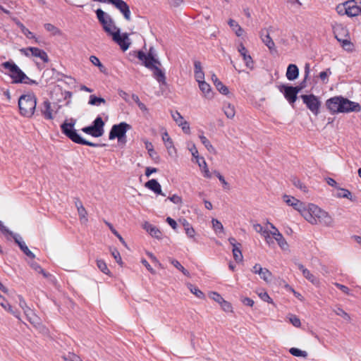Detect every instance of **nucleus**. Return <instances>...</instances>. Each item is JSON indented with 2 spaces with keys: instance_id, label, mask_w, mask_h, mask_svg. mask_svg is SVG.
<instances>
[{
  "instance_id": "55",
  "label": "nucleus",
  "mask_w": 361,
  "mask_h": 361,
  "mask_svg": "<svg viewBox=\"0 0 361 361\" xmlns=\"http://www.w3.org/2000/svg\"><path fill=\"white\" fill-rule=\"evenodd\" d=\"M145 148L147 149L149 155L152 158H154L157 155V153L154 150L152 144L148 141L145 142Z\"/></svg>"
},
{
  "instance_id": "5",
  "label": "nucleus",
  "mask_w": 361,
  "mask_h": 361,
  "mask_svg": "<svg viewBox=\"0 0 361 361\" xmlns=\"http://www.w3.org/2000/svg\"><path fill=\"white\" fill-rule=\"evenodd\" d=\"M2 66L9 72L10 76L15 83H21L26 78V75L13 62H4L2 63Z\"/></svg>"
},
{
  "instance_id": "23",
  "label": "nucleus",
  "mask_w": 361,
  "mask_h": 361,
  "mask_svg": "<svg viewBox=\"0 0 361 361\" xmlns=\"http://www.w3.org/2000/svg\"><path fill=\"white\" fill-rule=\"evenodd\" d=\"M25 314L26 315L28 321L35 327H39L40 325L39 318L32 312L30 308H27Z\"/></svg>"
},
{
  "instance_id": "7",
  "label": "nucleus",
  "mask_w": 361,
  "mask_h": 361,
  "mask_svg": "<svg viewBox=\"0 0 361 361\" xmlns=\"http://www.w3.org/2000/svg\"><path fill=\"white\" fill-rule=\"evenodd\" d=\"M130 129L131 126L126 122L114 125L109 133V140L118 138V141H122L123 137H126V132Z\"/></svg>"
},
{
  "instance_id": "39",
  "label": "nucleus",
  "mask_w": 361,
  "mask_h": 361,
  "mask_svg": "<svg viewBox=\"0 0 361 361\" xmlns=\"http://www.w3.org/2000/svg\"><path fill=\"white\" fill-rule=\"evenodd\" d=\"M290 353L295 357H307V353L304 350H301L296 348H291L289 350Z\"/></svg>"
},
{
  "instance_id": "45",
  "label": "nucleus",
  "mask_w": 361,
  "mask_h": 361,
  "mask_svg": "<svg viewBox=\"0 0 361 361\" xmlns=\"http://www.w3.org/2000/svg\"><path fill=\"white\" fill-rule=\"evenodd\" d=\"M104 223L106 224V225L109 228V229L111 230V231L119 239V240L123 243V244H126V242L124 240V239L122 238V236L118 233V231L114 228L113 225L106 221H104Z\"/></svg>"
},
{
  "instance_id": "60",
  "label": "nucleus",
  "mask_w": 361,
  "mask_h": 361,
  "mask_svg": "<svg viewBox=\"0 0 361 361\" xmlns=\"http://www.w3.org/2000/svg\"><path fill=\"white\" fill-rule=\"evenodd\" d=\"M221 307V308L224 310V311L230 312H232V306L230 302L226 301L224 300L221 303L219 304Z\"/></svg>"
},
{
  "instance_id": "37",
  "label": "nucleus",
  "mask_w": 361,
  "mask_h": 361,
  "mask_svg": "<svg viewBox=\"0 0 361 361\" xmlns=\"http://www.w3.org/2000/svg\"><path fill=\"white\" fill-rule=\"evenodd\" d=\"M188 149L191 152L192 157L197 159V163L198 164L199 166L201 167L202 164L200 163V158L199 157V153L195 145L192 143L190 145H188Z\"/></svg>"
},
{
  "instance_id": "17",
  "label": "nucleus",
  "mask_w": 361,
  "mask_h": 361,
  "mask_svg": "<svg viewBox=\"0 0 361 361\" xmlns=\"http://www.w3.org/2000/svg\"><path fill=\"white\" fill-rule=\"evenodd\" d=\"M238 51L240 54L241 56L243 57V59L245 63V66L250 68H253V60L251 57V56L248 54V51L247 49L245 47V46L240 43L238 46Z\"/></svg>"
},
{
  "instance_id": "53",
  "label": "nucleus",
  "mask_w": 361,
  "mask_h": 361,
  "mask_svg": "<svg viewBox=\"0 0 361 361\" xmlns=\"http://www.w3.org/2000/svg\"><path fill=\"white\" fill-rule=\"evenodd\" d=\"M338 197H345L350 199L351 197V192L346 189H340L336 195Z\"/></svg>"
},
{
  "instance_id": "35",
  "label": "nucleus",
  "mask_w": 361,
  "mask_h": 361,
  "mask_svg": "<svg viewBox=\"0 0 361 361\" xmlns=\"http://www.w3.org/2000/svg\"><path fill=\"white\" fill-rule=\"evenodd\" d=\"M169 262L173 264L177 269L180 271L185 276H189L190 273L188 270H186L181 264L180 263L173 258H169Z\"/></svg>"
},
{
  "instance_id": "25",
  "label": "nucleus",
  "mask_w": 361,
  "mask_h": 361,
  "mask_svg": "<svg viewBox=\"0 0 361 361\" xmlns=\"http://www.w3.org/2000/svg\"><path fill=\"white\" fill-rule=\"evenodd\" d=\"M198 84L199 87L202 92L204 94V97L208 99L212 98V92L211 91L210 85L204 80L199 82Z\"/></svg>"
},
{
  "instance_id": "11",
  "label": "nucleus",
  "mask_w": 361,
  "mask_h": 361,
  "mask_svg": "<svg viewBox=\"0 0 361 361\" xmlns=\"http://www.w3.org/2000/svg\"><path fill=\"white\" fill-rule=\"evenodd\" d=\"M73 126L69 123V139L73 141L75 143L88 145L91 147H99L100 146L99 144L93 143L92 142H89L84 138H82L75 130H72L71 128Z\"/></svg>"
},
{
  "instance_id": "61",
  "label": "nucleus",
  "mask_w": 361,
  "mask_h": 361,
  "mask_svg": "<svg viewBox=\"0 0 361 361\" xmlns=\"http://www.w3.org/2000/svg\"><path fill=\"white\" fill-rule=\"evenodd\" d=\"M39 273L42 274V276L45 279H47L49 281H50L51 283H54L55 278L51 274H49V272L45 271L43 269H40V272Z\"/></svg>"
},
{
  "instance_id": "41",
  "label": "nucleus",
  "mask_w": 361,
  "mask_h": 361,
  "mask_svg": "<svg viewBox=\"0 0 361 361\" xmlns=\"http://www.w3.org/2000/svg\"><path fill=\"white\" fill-rule=\"evenodd\" d=\"M96 13L97 18L99 21L101 23V24L102 25H106L108 16H106V14L100 8L97 10Z\"/></svg>"
},
{
  "instance_id": "12",
  "label": "nucleus",
  "mask_w": 361,
  "mask_h": 361,
  "mask_svg": "<svg viewBox=\"0 0 361 361\" xmlns=\"http://www.w3.org/2000/svg\"><path fill=\"white\" fill-rule=\"evenodd\" d=\"M108 3L113 4L127 20H130V11L128 5L123 0H107Z\"/></svg>"
},
{
  "instance_id": "50",
  "label": "nucleus",
  "mask_w": 361,
  "mask_h": 361,
  "mask_svg": "<svg viewBox=\"0 0 361 361\" xmlns=\"http://www.w3.org/2000/svg\"><path fill=\"white\" fill-rule=\"evenodd\" d=\"M111 254L112 257L115 259V260L116 261L117 263H118L119 264H122V259H121L120 252H118V250L117 249H116V248L111 249Z\"/></svg>"
},
{
  "instance_id": "14",
  "label": "nucleus",
  "mask_w": 361,
  "mask_h": 361,
  "mask_svg": "<svg viewBox=\"0 0 361 361\" xmlns=\"http://www.w3.org/2000/svg\"><path fill=\"white\" fill-rule=\"evenodd\" d=\"M295 89L293 86L286 85H281L279 89L290 104H293L297 99V90H295Z\"/></svg>"
},
{
  "instance_id": "63",
  "label": "nucleus",
  "mask_w": 361,
  "mask_h": 361,
  "mask_svg": "<svg viewBox=\"0 0 361 361\" xmlns=\"http://www.w3.org/2000/svg\"><path fill=\"white\" fill-rule=\"evenodd\" d=\"M209 297L217 302L219 304L221 303V302L224 300L220 294L216 292H212L210 293Z\"/></svg>"
},
{
  "instance_id": "48",
  "label": "nucleus",
  "mask_w": 361,
  "mask_h": 361,
  "mask_svg": "<svg viewBox=\"0 0 361 361\" xmlns=\"http://www.w3.org/2000/svg\"><path fill=\"white\" fill-rule=\"evenodd\" d=\"M171 116L173 121L177 123L178 126L180 125V123L184 121L183 117L180 114L178 111L171 112Z\"/></svg>"
},
{
  "instance_id": "20",
  "label": "nucleus",
  "mask_w": 361,
  "mask_h": 361,
  "mask_svg": "<svg viewBox=\"0 0 361 361\" xmlns=\"http://www.w3.org/2000/svg\"><path fill=\"white\" fill-rule=\"evenodd\" d=\"M347 6L348 16L350 17L357 16L361 13V8L359 7L354 0L345 1Z\"/></svg>"
},
{
  "instance_id": "13",
  "label": "nucleus",
  "mask_w": 361,
  "mask_h": 361,
  "mask_svg": "<svg viewBox=\"0 0 361 361\" xmlns=\"http://www.w3.org/2000/svg\"><path fill=\"white\" fill-rule=\"evenodd\" d=\"M158 63L149 64L148 62L146 64V68L150 69L153 72V76L154 78L161 84H166V76L164 72L159 68Z\"/></svg>"
},
{
  "instance_id": "27",
  "label": "nucleus",
  "mask_w": 361,
  "mask_h": 361,
  "mask_svg": "<svg viewBox=\"0 0 361 361\" xmlns=\"http://www.w3.org/2000/svg\"><path fill=\"white\" fill-rule=\"evenodd\" d=\"M293 207L295 210L298 211L301 215L305 218V213H307L308 212V204H305L304 202L297 200Z\"/></svg>"
},
{
  "instance_id": "31",
  "label": "nucleus",
  "mask_w": 361,
  "mask_h": 361,
  "mask_svg": "<svg viewBox=\"0 0 361 361\" xmlns=\"http://www.w3.org/2000/svg\"><path fill=\"white\" fill-rule=\"evenodd\" d=\"M274 240L278 243L279 247L283 250L288 249V245L283 236V235L280 232H277V233L274 235Z\"/></svg>"
},
{
  "instance_id": "64",
  "label": "nucleus",
  "mask_w": 361,
  "mask_h": 361,
  "mask_svg": "<svg viewBox=\"0 0 361 361\" xmlns=\"http://www.w3.org/2000/svg\"><path fill=\"white\" fill-rule=\"evenodd\" d=\"M181 127L183 131L186 134H190V126L189 123L184 120L183 122L180 123V125L178 126Z\"/></svg>"
},
{
  "instance_id": "2",
  "label": "nucleus",
  "mask_w": 361,
  "mask_h": 361,
  "mask_svg": "<svg viewBox=\"0 0 361 361\" xmlns=\"http://www.w3.org/2000/svg\"><path fill=\"white\" fill-rule=\"evenodd\" d=\"M305 220L312 225L318 224L327 227H332L334 224L333 217L325 210L314 204H308V212L305 213Z\"/></svg>"
},
{
  "instance_id": "34",
  "label": "nucleus",
  "mask_w": 361,
  "mask_h": 361,
  "mask_svg": "<svg viewBox=\"0 0 361 361\" xmlns=\"http://www.w3.org/2000/svg\"><path fill=\"white\" fill-rule=\"evenodd\" d=\"M199 138L202 145H204V146L209 152L216 153L214 147L212 146L209 140L203 134L200 135Z\"/></svg>"
},
{
  "instance_id": "51",
  "label": "nucleus",
  "mask_w": 361,
  "mask_h": 361,
  "mask_svg": "<svg viewBox=\"0 0 361 361\" xmlns=\"http://www.w3.org/2000/svg\"><path fill=\"white\" fill-rule=\"evenodd\" d=\"M18 25L20 27L22 32L27 37V38H33V33L31 32L27 28H26L21 23L18 22Z\"/></svg>"
},
{
  "instance_id": "21",
  "label": "nucleus",
  "mask_w": 361,
  "mask_h": 361,
  "mask_svg": "<svg viewBox=\"0 0 361 361\" xmlns=\"http://www.w3.org/2000/svg\"><path fill=\"white\" fill-rule=\"evenodd\" d=\"M145 187L148 189L152 190L156 194L161 195L162 196H165L166 195L162 192L161 185L158 183V181L155 179H151L148 180L145 183Z\"/></svg>"
},
{
  "instance_id": "33",
  "label": "nucleus",
  "mask_w": 361,
  "mask_h": 361,
  "mask_svg": "<svg viewBox=\"0 0 361 361\" xmlns=\"http://www.w3.org/2000/svg\"><path fill=\"white\" fill-rule=\"evenodd\" d=\"M105 104L106 100L102 97H98L94 94H91L90 96V99L88 102V104L92 106H99L101 104Z\"/></svg>"
},
{
  "instance_id": "57",
  "label": "nucleus",
  "mask_w": 361,
  "mask_h": 361,
  "mask_svg": "<svg viewBox=\"0 0 361 361\" xmlns=\"http://www.w3.org/2000/svg\"><path fill=\"white\" fill-rule=\"evenodd\" d=\"M45 29L52 35H56L59 32V30L52 24L47 23L44 25Z\"/></svg>"
},
{
  "instance_id": "18",
  "label": "nucleus",
  "mask_w": 361,
  "mask_h": 361,
  "mask_svg": "<svg viewBox=\"0 0 361 361\" xmlns=\"http://www.w3.org/2000/svg\"><path fill=\"white\" fill-rule=\"evenodd\" d=\"M75 207H76L78 213L80 223L82 224H87V222L88 221V219L87 216V213L85 208L83 207L82 202L79 199L75 198Z\"/></svg>"
},
{
  "instance_id": "6",
  "label": "nucleus",
  "mask_w": 361,
  "mask_h": 361,
  "mask_svg": "<svg viewBox=\"0 0 361 361\" xmlns=\"http://www.w3.org/2000/svg\"><path fill=\"white\" fill-rule=\"evenodd\" d=\"M104 122L100 116L96 118L90 126L82 128V131L94 137H99L104 134Z\"/></svg>"
},
{
  "instance_id": "24",
  "label": "nucleus",
  "mask_w": 361,
  "mask_h": 361,
  "mask_svg": "<svg viewBox=\"0 0 361 361\" xmlns=\"http://www.w3.org/2000/svg\"><path fill=\"white\" fill-rule=\"evenodd\" d=\"M162 140L169 154H172L173 152H176V148L173 146V141L167 132L163 133Z\"/></svg>"
},
{
  "instance_id": "58",
  "label": "nucleus",
  "mask_w": 361,
  "mask_h": 361,
  "mask_svg": "<svg viewBox=\"0 0 361 361\" xmlns=\"http://www.w3.org/2000/svg\"><path fill=\"white\" fill-rule=\"evenodd\" d=\"M216 89L223 94H228V89L226 86L224 85L221 82H217L215 85Z\"/></svg>"
},
{
  "instance_id": "10",
  "label": "nucleus",
  "mask_w": 361,
  "mask_h": 361,
  "mask_svg": "<svg viewBox=\"0 0 361 361\" xmlns=\"http://www.w3.org/2000/svg\"><path fill=\"white\" fill-rule=\"evenodd\" d=\"M137 58L142 61L145 66L149 62V64L152 63H158V65H161L160 61L155 59V51L153 47H151L149 50L147 54H145L144 52L140 51L137 52Z\"/></svg>"
},
{
  "instance_id": "54",
  "label": "nucleus",
  "mask_w": 361,
  "mask_h": 361,
  "mask_svg": "<svg viewBox=\"0 0 361 361\" xmlns=\"http://www.w3.org/2000/svg\"><path fill=\"white\" fill-rule=\"evenodd\" d=\"M336 11L339 15H347V6H345V2L341 4H339L336 6Z\"/></svg>"
},
{
  "instance_id": "52",
  "label": "nucleus",
  "mask_w": 361,
  "mask_h": 361,
  "mask_svg": "<svg viewBox=\"0 0 361 361\" xmlns=\"http://www.w3.org/2000/svg\"><path fill=\"white\" fill-rule=\"evenodd\" d=\"M290 322L295 327H299L301 325V322L300 319L294 315V314H290L288 317Z\"/></svg>"
},
{
  "instance_id": "4",
  "label": "nucleus",
  "mask_w": 361,
  "mask_h": 361,
  "mask_svg": "<svg viewBox=\"0 0 361 361\" xmlns=\"http://www.w3.org/2000/svg\"><path fill=\"white\" fill-rule=\"evenodd\" d=\"M37 98L34 94H23L18 99V106L21 115L31 117L36 109Z\"/></svg>"
},
{
  "instance_id": "9",
  "label": "nucleus",
  "mask_w": 361,
  "mask_h": 361,
  "mask_svg": "<svg viewBox=\"0 0 361 361\" xmlns=\"http://www.w3.org/2000/svg\"><path fill=\"white\" fill-rule=\"evenodd\" d=\"M273 30V27L270 26L267 29H263L259 32L260 38L262 42L267 47L271 53L276 52L275 43L270 37V32Z\"/></svg>"
},
{
  "instance_id": "22",
  "label": "nucleus",
  "mask_w": 361,
  "mask_h": 361,
  "mask_svg": "<svg viewBox=\"0 0 361 361\" xmlns=\"http://www.w3.org/2000/svg\"><path fill=\"white\" fill-rule=\"evenodd\" d=\"M299 75V70L296 65L290 64L287 68L286 78L289 80H294L298 78Z\"/></svg>"
},
{
  "instance_id": "30",
  "label": "nucleus",
  "mask_w": 361,
  "mask_h": 361,
  "mask_svg": "<svg viewBox=\"0 0 361 361\" xmlns=\"http://www.w3.org/2000/svg\"><path fill=\"white\" fill-rule=\"evenodd\" d=\"M228 23L238 37H240L243 35L244 30L236 21L233 19H229Z\"/></svg>"
},
{
  "instance_id": "16",
  "label": "nucleus",
  "mask_w": 361,
  "mask_h": 361,
  "mask_svg": "<svg viewBox=\"0 0 361 361\" xmlns=\"http://www.w3.org/2000/svg\"><path fill=\"white\" fill-rule=\"evenodd\" d=\"M295 265L301 271L303 276L310 282H311L312 284L315 286H318L319 284V279L313 274H312L310 270L306 269L302 264L296 262Z\"/></svg>"
},
{
  "instance_id": "42",
  "label": "nucleus",
  "mask_w": 361,
  "mask_h": 361,
  "mask_svg": "<svg viewBox=\"0 0 361 361\" xmlns=\"http://www.w3.org/2000/svg\"><path fill=\"white\" fill-rule=\"evenodd\" d=\"M188 288L190 292L198 298H203L204 297V293L197 286H195L192 284H189Z\"/></svg>"
},
{
  "instance_id": "1",
  "label": "nucleus",
  "mask_w": 361,
  "mask_h": 361,
  "mask_svg": "<svg viewBox=\"0 0 361 361\" xmlns=\"http://www.w3.org/2000/svg\"><path fill=\"white\" fill-rule=\"evenodd\" d=\"M326 105L332 114L338 113L359 112L361 106L343 97H334L329 99Z\"/></svg>"
},
{
  "instance_id": "46",
  "label": "nucleus",
  "mask_w": 361,
  "mask_h": 361,
  "mask_svg": "<svg viewBox=\"0 0 361 361\" xmlns=\"http://www.w3.org/2000/svg\"><path fill=\"white\" fill-rule=\"evenodd\" d=\"M200 160H201L200 163L202 164V166L200 168H202V169H203L204 177L208 178H211L212 175H211V173H210L209 169L207 168V165L205 160L204 159V158H201Z\"/></svg>"
},
{
  "instance_id": "44",
  "label": "nucleus",
  "mask_w": 361,
  "mask_h": 361,
  "mask_svg": "<svg viewBox=\"0 0 361 361\" xmlns=\"http://www.w3.org/2000/svg\"><path fill=\"white\" fill-rule=\"evenodd\" d=\"M20 250L29 257L34 258L35 255L29 250L25 242L19 243Z\"/></svg>"
},
{
  "instance_id": "8",
  "label": "nucleus",
  "mask_w": 361,
  "mask_h": 361,
  "mask_svg": "<svg viewBox=\"0 0 361 361\" xmlns=\"http://www.w3.org/2000/svg\"><path fill=\"white\" fill-rule=\"evenodd\" d=\"M303 102L306 104L307 107L314 114H319L320 107V102L319 99L314 94H303L301 96Z\"/></svg>"
},
{
  "instance_id": "62",
  "label": "nucleus",
  "mask_w": 361,
  "mask_h": 361,
  "mask_svg": "<svg viewBox=\"0 0 361 361\" xmlns=\"http://www.w3.org/2000/svg\"><path fill=\"white\" fill-rule=\"evenodd\" d=\"M90 61L96 66H98L100 70L102 71V68H104V66L100 62L99 59L95 56H91L90 58Z\"/></svg>"
},
{
  "instance_id": "29",
  "label": "nucleus",
  "mask_w": 361,
  "mask_h": 361,
  "mask_svg": "<svg viewBox=\"0 0 361 361\" xmlns=\"http://www.w3.org/2000/svg\"><path fill=\"white\" fill-rule=\"evenodd\" d=\"M0 305L6 311L11 313L16 318L19 319V314L17 312L13 310L11 305L6 300V299L0 295Z\"/></svg>"
},
{
  "instance_id": "32",
  "label": "nucleus",
  "mask_w": 361,
  "mask_h": 361,
  "mask_svg": "<svg viewBox=\"0 0 361 361\" xmlns=\"http://www.w3.org/2000/svg\"><path fill=\"white\" fill-rule=\"evenodd\" d=\"M336 38L337 39V40L338 42H341L342 47L345 50L348 51H353L354 46H353V43H351V42L348 39L339 38L337 35H336Z\"/></svg>"
},
{
  "instance_id": "3",
  "label": "nucleus",
  "mask_w": 361,
  "mask_h": 361,
  "mask_svg": "<svg viewBox=\"0 0 361 361\" xmlns=\"http://www.w3.org/2000/svg\"><path fill=\"white\" fill-rule=\"evenodd\" d=\"M103 28L106 32L112 36L113 40L116 42L123 51H126L130 46L128 35L123 33L120 35V29L114 23L113 20L107 16L106 24L103 25Z\"/></svg>"
},
{
  "instance_id": "28",
  "label": "nucleus",
  "mask_w": 361,
  "mask_h": 361,
  "mask_svg": "<svg viewBox=\"0 0 361 361\" xmlns=\"http://www.w3.org/2000/svg\"><path fill=\"white\" fill-rule=\"evenodd\" d=\"M31 50V56L39 58L42 61L47 62L48 61V56L47 53L38 48L32 47V49Z\"/></svg>"
},
{
  "instance_id": "43",
  "label": "nucleus",
  "mask_w": 361,
  "mask_h": 361,
  "mask_svg": "<svg viewBox=\"0 0 361 361\" xmlns=\"http://www.w3.org/2000/svg\"><path fill=\"white\" fill-rule=\"evenodd\" d=\"M212 226L216 233L224 232V226L217 219H213L212 221Z\"/></svg>"
},
{
  "instance_id": "40",
  "label": "nucleus",
  "mask_w": 361,
  "mask_h": 361,
  "mask_svg": "<svg viewBox=\"0 0 361 361\" xmlns=\"http://www.w3.org/2000/svg\"><path fill=\"white\" fill-rule=\"evenodd\" d=\"M97 267L101 271H102L105 274H109L110 271L107 267V265L106 262L102 259H97Z\"/></svg>"
},
{
  "instance_id": "36",
  "label": "nucleus",
  "mask_w": 361,
  "mask_h": 361,
  "mask_svg": "<svg viewBox=\"0 0 361 361\" xmlns=\"http://www.w3.org/2000/svg\"><path fill=\"white\" fill-rule=\"evenodd\" d=\"M259 276L262 279H263L266 282L271 281L272 279L271 272L267 268H263L262 270L259 274Z\"/></svg>"
},
{
  "instance_id": "47",
  "label": "nucleus",
  "mask_w": 361,
  "mask_h": 361,
  "mask_svg": "<svg viewBox=\"0 0 361 361\" xmlns=\"http://www.w3.org/2000/svg\"><path fill=\"white\" fill-rule=\"evenodd\" d=\"M334 312L337 315L342 317L344 319L347 321L350 320V315L347 312H345L342 308L338 307L334 310Z\"/></svg>"
},
{
  "instance_id": "15",
  "label": "nucleus",
  "mask_w": 361,
  "mask_h": 361,
  "mask_svg": "<svg viewBox=\"0 0 361 361\" xmlns=\"http://www.w3.org/2000/svg\"><path fill=\"white\" fill-rule=\"evenodd\" d=\"M54 106L55 105H51V104L48 100L44 101V102L40 106L42 115L47 119L53 118Z\"/></svg>"
},
{
  "instance_id": "26",
  "label": "nucleus",
  "mask_w": 361,
  "mask_h": 361,
  "mask_svg": "<svg viewBox=\"0 0 361 361\" xmlns=\"http://www.w3.org/2000/svg\"><path fill=\"white\" fill-rule=\"evenodd\" d=\"M223 111H224L226 116L229 119L233 118L235 115V107L233 105H232L230 103H224V104Z\"/></svg>"
},
{
  "instance_id": "38",
  "label": "nucleus",
  "mask_w": 361,
  "mask_h": 361,
  "mask_svg": "<svg viewBox=\"0 0 361 361\" xmlns=\"http://www.w3.org/2000/svg\"><path fill=\"white\" fill-rule=\"evenodd\" d=\"M233 258L237 262H240L243 260V255L240 250V246L234 247L232 249Z\"/></svg>"
},
{
  "instance_id": "59",
  "label": "nucleus",
  "mask_w": 361,
  "mask_h": 361,
  "mask_svg": "<svg viewBox=\"0 0 361 361\" xmlns=\"http://www.w3.org/2000/svg\"><path fill=\"white\" fill-rule=\"evenodd\" d=\"M258 295L262 300L266 301L269 303H273L272 299L269 297L267 292L262 291L258 293Z\"/></svg>"
},
{
  "instance_id": "56",
  "label": "nucleus",
  "mask_w": 361,
  "mask_h": 361,
  "mask_svg": "<svg viewBox=\"0 0 361 361\" xmlns=\"http://www.w3.org/2000/svg\"><path fill=\"white\" fill-rule=\"evenodd\" d=\"M292 182H293V184L295 187H297V188H300L301 190H302V191H304V192H307V190H306V189H307V188H306V186H305V185H304L302 184V183L299 179L294 178L292 180Z\"/></svg>"
},
{
  "instance_id": "19",
  "label": "nucleus",
  "mask_w": 361,
  "mask_h": 361,
  "mask_svg": "<svg viewBox=\"0 0 361 361\" xmlns=\"http://www.w3.org/2000/svg\"><path fill=\"white\" fill-rule=\"evenodd\" d=\"M142 228L149 233V235L155 238L161 239L162 237V233L161 231L155 226L149 224L146 221L143 224Z\"/></svg>"
},
{
  "instance_id": "49",
  "label": "nucleus",
  "mask_w": 361,
  "mask_h": 361,
  "mask_svg": "<svg viewBox=\"0 0 361 361\" xmlns=\"http://www.w3.org/2000/svg\"><path fill=\"white\" fill-rule=\"evenodd\" d=\"M298 199L295 198L294 197H292V196H290V195H284L283 196V200L288 205V206H290V207H293L295 204V202H296V200Z\"/></svg>"
}]
</instances>
